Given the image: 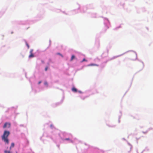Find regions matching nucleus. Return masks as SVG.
<instances>
[{
	"label": "nucleus",
	"mask_w": 153,
	"mask_h": 153,
	"mask_svg": "<svg viewBox=\"0 0 153 153\" xmlns=\"http://www.w3.org/2000/svg\"><path fill=\"white\" fill-rule=\"evenodd\" d=\"M10 134V132L9 131L5 130L4 131L3 134L1 136L2 140H3L5 143L7 144H8L9 143V140L8 137Z\"/></svg>",
	"instance_id": "nucleus-1"
},
{
	"label": "nucleus",
	"mask_w": 153,
	"mask_h": 153,
	"mask_svg": "<svg viewBox=\"0 0 153 153\" xmlns=\"http://www.w3.org/2000/svg\"><path fill=\"white\" fill-rule=\"evenodd\" d=\"M10 126V124L9 123H6L4 125L3 128H5L6 127L9 128Z\"/></svg>",
	"instance_id": "nucleus-2"
},
{
	"label": "nucleus",
	"mask_w": 153,
	"mask_h": 153,
	"mask_svg": "<svg viewBox=\"0 0 153 153\" xmlns=\"http://www.w3.org/2000/svg\"><path fill=\"white\" fill-rule=\"evenodd\" d=\"M99 65H98L96 64H88L87 65L88 66H98Z\"/></svg>",
	"instance_id": "nucleus-3"
},
{
	"label": "nucleus",
	"mask_w": 153,
	"mask_h": 153,
	"mask_svg": "<svg viewBox=\"0 0 153 153\" xmlns=\"http://www.w3.org/2000/svg\"><path fill=\"white\" fill-rule=\"evenodd\" d=\"M72 91L74 92H76L77 91V89L74 87H73L72 88Z\"/></svg>",
	"instance_id": "nucleus-4"
},
{
	"label": "nucleus",
	"mask_w": 153,
	"mask_h": 153,
	"mask_svg": "<svg viewBox=\"0 0 153 153\" xmlns=\"http://www.w3.org/2000/svg\"><path fill=\"white\" fill-rule=\"evenodd\" d=\"M14 144L13 143H11V145L10 147V149L11 150V148L14 147Z\"/></svg>",
	"instance_id": "nucleus-5"
},
{
	"label": "nucleus",
	"mask_w": 153,
	"mask_h": 153,
	"mask_svg": "<svg viewBox=\"0 0 153 153\" xmlns=\"http://www.w3.org/2000/svg\"><path fill=\"white\" fill-rule=\"evenodd\" d=\"M34 57V55L33 54H30V55L29 56V58H32Z\"/></svg>",
	"instance_id": "nucleus-6"
},
{
	"label": "nucleus",
	"mask_w": 153,
	"mask_h": 153,
	"mask_svg": "<svg viewBox=\"0 0 153 153\" xmlns=\"http://www.w3.org/2000/svg\"><path fill=\"white\" fill-rule=\"evenodd\" d=\"M4 153H11V152L10 151L7 150H5L4 151Z\"/></svg>",
	"instance_id": "nucleus-7"
},
{
	"label": "nucleus",
	"mask_w": 153,
	"mask_h": 153,
	"mask_svg": "<svg viewBox=\"0 0 153 153\" xmlns=\"http://www.w3.org/2000/svg\"><path fill=\"white\" fill-rule=\"evenodd\" d=\"M75 58V56L74 55H72L71 56V61H72L74 59V58Z\"/></svg>",
	"instance_id": "nucleus-8"
},
{
	"label": "nucleus",
	"mask_w": 153,
	"mask_h": 153,
	"mask_svg": "<svg viewBox=\"0 0 153 153\" xmlns=\"http://www.w3.org/2000/svg\"><path fill=\"white\" fill-rule=\"evenodd\" d=\"M26 45L27 47L28 48V49L29 48V45L28 44V43L27 42H26Z\"/></svg>",
	"instance_id": "nucleus-9"
},
{
	"label": "nucleus",
	"mask_w": 153,
	"mask_h": 153,
	"mask_svg": "<svg viewBox=\"0 0 153 153\" xmlns=\"http://www.w3.org/2000/svg\"><path fill=\"white\" fill-rule=\"evenodd\" d=\"M64 140H70V139L69 138H66L64 139Z\"/></svg>",
	"instance_id": "nucleus-10"
},
{
	"label": "nucleus",
	"mask_w": 153,
	"mask_h": 153,
	"mask_svg": "<svg viewBox=\"0 0 153 153\" xmlns=\"http://www.w3.org/2000/svg\"><path fill=\"white\" fill-rule=\"evenodd\" d=\"M33 50H32V49L30 51V54H33Z\"/></svg>",
	"instance_id": "nucleus-11"
},
{
	"label": "nucleus",
	"mask_w": 153,
	"mask_h": 153,
	"mask_svg": "<svg viewBox=\"0 0 153 153\" xmlns=\"http://www.w3.org/2000/svg\"><path fill=\"white\" fill-rule=\"evenodd\" d=\"M119 57V56H114L113 57V58L112 59H115V58H117L118 57Z\"/></svg>",
	"instance_id": "nucleus-12"
},
{
	"label": "nucleus",
	"mask_w": 153,
	"mask_h": 153,
	"mask_svg": "<svg viewBox=\"0 0 153 153\" xmlns=\"http://www.w3.org/2000/svg\"><path fill=\"white\" fill-rule=\"evenodd\" d=\"M44 84L45 85H46L47 86L48 85V83L46 82H44Z\"/></svg>",
	"instance_id": "nucleus-13"
},
{
	"label": "nucleus",
	"mask_w": 153,
	"mask_h": 153,
	"mask_svg": "<svg viewBox=\"0 0 153 153\" xmlns=\"http://www.w3.org/2000/svg\"><path fill=\"white\" fill-rule=\"evenodd\" d=\"M84 61H87V60L85 59V58H84L82 61V62H83Z\"/></svg>",
	"instance_id": "nucleus-14"
},
{
	"label": "nucleus",
	"mask_w": 153,
	"mask_h": 153,
	"mask_svg": "<svg viewBox=\"0 0 153 153\" xmlns=\"http://www.w3.org/2000/svg\"><path fill=\"white\" fill-rule=\"evenodd\" d=\"M58 54V55H60L62 57H63V56L61 54H60V53H57Z\"/></svg>",
	"instance_id": "nucleus-15"
},
{
	"label": "nucleus",
	"mask_w": 153,
	"mask_h": 153,
	"mask_svg": "<svg viewBox=\"0 0 153 153\" xmlns=\"http://www.w3.org/2000/svg\"><path fill=\"white\" fill-rule=\"evenodd\" d=\"M48 67H46L45 68V71H47L48 70Z\"/></svg>",
	"instance_id": "nucleus-16"
},
{
	"label": "nucleus",
	"mask_w": 153,
	"mask_h": 153,
	"mask_svg": "<svg viewBox=\"0 0 153 153\" xmlns=\"http://www.w3.org/2000/svg\"><path fill=\"white\" fill-rule=\"evenodd\" d=\"M148 132L147 131H146L145 132H143V133H144V134H146V133H147V132Z\"/></svg>",
	"instance_id": "nucleus-17"
},
{
	"label": "nucleus",
	"mask_w": 153,
	"mask_h": 153,
	"mask_svg": "<svg viewBox=\"0 0 153 153\" xmlns=\"http://www.w3.org/2000/svg\"><path fill=\"white\" fill-rule=\"evenodd\" d=\"M41 81H40L39 82H38V84H40V83H41Z\"/></svg>",
	"instance_id": "nucleus-18"
},
{
	"label": "nucleus",
	"mask_w": 153,
	"mask_h": 153,
	"mask_svg": "<svg viewBox=\"0 0 153 153\" xmlns=\"http://www.w3.org/2000/svg\"><path fill=\"white\" fill-rule=\"evenodd\" d=\"M42 63H44V61H42Z\"/></svg>",
	"instance_id": "nucleus-19"
},
{
	"label": "nucleus",
	"mask_w": 153,
	"mask_h": 153,
	"mask_svg": "<svg viewBox=\"0 0 153 153\" xmlns=\"http://www.w3.org/2000/svg\"><path fill=\"white\" fill-rule=\"evenodd\" d=\"M16 153H18L17 152H16Z\"/></svg>",
	"instance_id": "nucleus-20"
}]
</instances>
